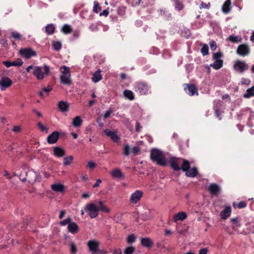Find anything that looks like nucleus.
Listing matches in <instances>:
<instances>
[{
  "label": "nucleus",
  "instance_id": "13d9d810",
  "mask_svg": "<svg viewBox=\"0 0 254 254\" xmlns=\"http://www.w3.org/2000/svg\"><path fill=\"white\" fill-rule=\"evenodd\" d=\"M87 167L91 169H93L96 167V164L92 161H89L87 163Z\"/></svg>",
  "mask_w": 254,
  "mask_h": 254
},
{
  "label": "nucleus",
  "instance_id": "1a4fd4ad",
  "mask_svg": "<svg viewBox=\"0 0 254 254\" xmlns=\"http://www.w3.org/2000/svg\"><path fill=\"white\" fill-rule=\"evenodd\" d=\"M104 132L107 136L110 137L114 142L118 143L121 139L120 137L117 134V131L106 129L104 130Z\"/></svg>",
  "mask_w": 254,
  "mask_h": 254
},
{
  "label": "nucleus",
  "instance_id": "6ab92c4d",
  "mask_svg": "<svg viewBox=\"0 0 254 254\" xmlns=\"http://www.w3.org/2000/svg\"><path fill=\"white\" fill-rule=\"evenodd\" d=\"M54 155L57 157H62L65 155V152L64 149L59 146L53 147Z\"/></svg>",
  "mask_w": 254,
  "mask_h": 254
},
{
  "label": "nucleus",
  "instance_id": "9d476101",
  "mask_svg": "<svg viewBox=\"0 0 254 254\" xmlns=\"http://www.w3.org/2000/svg\"><path fill=\"white\" fill-rule=\"evenodd\" d=\"M250 52V48L246 44L240 45L237 49V53L242 56L248 55L249 54Z\"/></svg>",
  "mask_w": 254,
  "mask_h": 254
},
{
  "label": "nucleus",
  "instance_id": "c85d7f7f",
  "mask_svg": "<svg viewBox=\"0 0 254 254\" xmlns=\"http://www.w3.org/2000/svg\"><path fill=\"white\" fill-rule=\"evenodd\" d=\"M174 2L175 8L178 11H181L184 8V5L180 0H172Z\"/></svg>",
  "mask_w": 254,
  "mask_h": 254
},
{
  "label": "nucleus",
  "instance_id": "0eeeda50",
  "mask_svg": "<svg viewBox=\"0 0 254 254\" xmlns=\"http://www.w3.org/2000/svg\"><path fill=\"white\" fill-rule=\"evenodd\" d=\"M89 251L92 254H95L99 251V243L96 240H90L87 242Z\"/></svg>",
  "mask_w": 254,
  "mask_h": 254
},
{
  "label": "nucleus",
  "instance_id": "7c9ffc66",
  "mask_svg": "<svg viewBox=\"0 0 254 254\" xmlns=\"http://www.w3.org/2000/svg\"><path fill=\"white\" fill-rule=\"evenodd\" d=\"M231 221L232 224V228L235 230H237L241 225L237 218L231 219Z\"/></svg>",
  "mask_w": 254,
  "mask_h": 254
},
{
  "label": "nucleus",
  "instance_id": "6e6552de",
  "mask_svg": "<svg viewBox=\"0 0 254 254\" xmlns=\"http://www.w3.org/2000/svg\"><path fill=\"white\" fill-rule=\"evenodd\" d=\"M20 53L22 57L26 59H29L32 56H36V52L31 48L21 49L20 50Z\"/></svg>",
  "mask_w": 254,
  "mask_h": 254
},
{
  "label": "nucleus",
  "instance_id": "412c9836",
  "mask_svg": "<svg viewBox=\"0 0 254 254\" xmlns=\"http://www.w3.org/2000/svg\"><path fill=\"white\" fill-rule=\"evenodd\" d=\"M231 213V208L230 206H227L220 213V216L222 219H226L230 216Z\"/></svg>",
  "mask_w": 254,
  "mask_h": 254
},
{
  "label": "nucleus",
  "instance_id": "774afa93",
  "mask_svg": "<svg viewBox=\"0 0 254 254\" xmlns=\"http://www.w3.org/2000/svg\"><path fill=\"white\" fill-rule=\"evenodd\" d=\"M122 254V251L120 249H115L113 253V254Z\"/></svg>",
  "mask_w": 254,
  "mask_h": 254
},
{
  "label": "nucleus",
  "instance_id": "bb28decb",
  "mask_svg": "<svg viewBox=\"0 0 254 254\" xmlns=\"http://www.w3.org/2000/svg\"><path fill=\"white\" fill-rule=\"evenodd\" d=\"M51 189L56 192H62L64 190V186L62 184H53L51 186Z\"/></svg>",
  "mask_w": 254,
  "mask_h": 254
},
{
  "label": "nucleus",
  "instance_id": "864d4df0",
  "mask_svg": "<svg viewBox=\"0 0 254 254\" xmlns=\"http://www.w3.org/2000/svg\"><path fill=\"white\" fill-rule=\"evenodd\" d=\"M11 35L12 37L16 40H20L21 38V35L17 32H12Z\"/></svg>",
  "mask_w": 254,
  "mask_h": 254
},
{
  "label": "nucleus",
  "instance_id": "f3484780",
  "mask_svg": "<svg viewBox=\"0 0 254 254\" xmlns=\"http://www.w3.org/2000/svg\"><path fill=\"white\" fill-rule=\"evenodd\" d=\"M112 177L114 179H122L124 178V173L120 169H115L110 172Z\"/></svg>",
  "mask_w": 254,
  "mask_h": 254
},
{
  "label": "nucleus",
  "instance_id": "2eb2a0df",
  "mask_svg": "<svg viewBox=\"0 0 254 254\" xmlns=\"http://www.w3.org/2000/svg\"><path fill=\"white\" fill-rule=\"evenodd\" d=\"M12 83V80L8 77L5 76L2 77L0 80V86L1 87V90L10 87Z\"/></svg>",
  "mask_w": 254,
  "mask_h": 254
},
{
  "label": "nucleus",
  "instance_id": "9b49d317",
  "mask_svg": "<svg viewBox=\"0 0 254 254\" xmlns=\"http://www.w3.org/2000/svg\"><path fill=\"white\" fill-rule=\"evenodd\" d=\"M143 196V192L141 190H136L132 193L129 199L131 203L136 204L138 202Z\"/></svg>",
  "mask_w": 254,
  "mask_h": 254
},
{
  "label": "nucleus",
  "instance_id": "5701e85b",
  "mask_svg": "<svg viewBox=\"0 0 254 254\" xmlns=\"http://www.w3.org/2000/svg\"><path fill=\"white\" fill-rule=\"evenodd\" d=\"M61 83L66 85H70L72 83L71 80L70 79V75H62L60 76Z\"/></svg>",
  "mask_w": 254,
  "mask_h": 254
},
{
  "label": "nucleus",
  "instance_id": "ea45409f",
  "mask_svg": "<svg viewBox=\"0 0 254 254\" xmlns=\"http://www.w3.org/2000/svg\"><path fill=\"white\" fill-rule=\"evenodd\" d=\"M61 69L62 70L61 72L62 73V75H70V71L69 68L65 65H63L61 67Z\"/></svg>",
  "mask_w": 254,
  "mask_h": 254
},
{
  "label": "nucleus",
  "instance_id": "0e129e2a",
  "mask_svg": "<svg viewBox=\"0 0 254 254\" xmlns=\"http://www.w3.org/2000/svg\"><path fill=\"white\" fill-rule=\"evenodd\" d=\"M44 70H45L44 73L46 75H49V73H50V68H49V67L48 65H44Z\"/></svg>",
  "mask_w": 254,
  "mask_h": 254
},
{
  "label": "nucleus",
  "instance_id": "f257e3e1",
  "mask_svg": "<svg viewBox=\"0 0 254 254\" xmlns=\"http://www.w3.org/2000/svg\"><path fill=\"white\" fill-rule=\"evenodd\" d=\"M150 158L159 165L165 166L167 165L166 160L163 152L156 148H153L151 150Z\"/></svg>",
  "mask_w": 254,
  "mask_h": 254
},
{
  "label": "nucleus",
  "instance_id": "72a5a7b5",
  "mask_svg": "<svg viewBox=\"0 0 254 254\" xmlns=\"http://www.w3.org/2000/svg\"><path fill=\"white\" fill-rule=\"evenodd\" d=\"M99 206L98 207L99 211L101 210L105 212L106 213H109L110 212V209L108 208L106 205L103 204V202L101 201L99 202Z\"/></svg>",
  "mask_w": 254,
  "mask_h": 254
},
{
  "label": "nucleus",
  "instance_id": "680f3d73",
  "mask_svg": "<svg viewBox=\"0 0 254 254\" xmlns=\"http://www.w3.org/2000/svg\"><path fill=\"white\" fill-rule=\"evenodd\" d=\"M3 64L7 67H9L12 66L11 62L9 61H4Z\"/></svg>",
  "mask_w": 254,
  "mask_h": 254
},
{
  "label": "nucleus",
  "instance_id": "58836bf2",
  "mask_svg": "<svg viewBox=\"0 0 254 254\" xmlns=\"http://www.w3.org/2000/svg\"><path fill=\"white\" fill-rule=\"evenodd\" d=\"M73 160V157L72 155L64 158L63 162L64 165L67 166L70 165L72 162Z\"/></svg>",
  "mask_w": 254,
  "mask_h": 254
},
{
  "label": "nucleus",
  "instance_id": "cd10ccee",
  "mask_svg": "<svg viewBox=\"0 0 254 254\" xmlns=\"http://www.w3.org/2000/svg\"><path fill=\"white\" fill-rule=\"evenodd\" d=\"M231 0H226L222 6V11L225 13H228L231 9Z\"/></svg>",
  "mask_w": 254,
  "mask_h": 254
},
{
  "label": "nucleus",
  "instance_id": "a211bd4d",
  "mask_svg": "<svg viewBox=\"0 0 254 254\" xmlns=\"http://www.w3.org/2000/svg\"><path fill=\"white\" fill-rule=\"evenodd\" d=\"M69 232L72 234L77 233L79 231V228L78 225L74 222L71 221L67 227Z\"/></svg>",
  "mask_w": 254,
  "mask_h": 254
},
{
  "label": "nucleus",
  "instance_id": "09e8293b",
  "mask_svg": "<svg viewBox=\"0 0 254 254\" xmlns=\"http://www.w3.org/2000/svg\"><path fill=\"white\" fill-rule=\"evenodd\" d=\"M15 133H18L22 131V127L21 126H14L12 130Z\"/></svg>",
  "mask_w": 254,
  "mask_h": 254
},
{
  "label": "nucleus",
  "instance_id": "37998d69",
  "mask_svg": "<svg viewBox=\"0 0 254 254\" xmlns=\"http://www.w3.org/2000/svg\"><path fill=\"white\" fill-rule=\"evenodd\" d=\"M72 221V219L70 217H67L66 219L64 220H62V221H61L60 222V224L61 225V226H65L66 225L68 224V225H69V224Z\"/></svg>",
  "mask_w": 254,
  "mask_h": 254
},
{
  "label": "nucleus",
  "instance_id": "a878e982",
  "mask_svg": "<svg viewBox=\"0 0 254 254\" xmlns=\"http://www.w3.org/2000/svg\"><path fill=\"white\" fill-rule=\"evenodd\" d=\"M214 62L210 64V66L215 69H219L223 66V61L222 60H214Z\"/></svg>",
  "mask_w": 254,
  "mask_h": 254
},
{
  "label": "nucleus",
  "instance_id": "c9c22d12",
  "mask_svg": "<svg viewBox=\"0 0 254 254\" xmlns=\"http://www.w3.org/2000/svg\"><path fill=\"white\" fill-rule=\"evenodd\" d=\"M61 30L64 34H67L70 33L72 29L69 25L64 24L62 27Z\"/></svg>",
  "mask_w": 254,
  "mask_h": 254
},
{
  "label": "nucleus",
  "instance_id": "4c0bfd02",
  "mask_svg": "<svg viewBox=\"0 0 254 254\" xmlns=\"http://www.w3.org/2000/svg\"><path fill=\"white\" fill-rule=\"evenodd\" d=\"M247 206V203L245 201H241L239 202L238 204H237L236 202L233 203V206L235 208H243L246 207Z\"/></svg>",
  "mask_w": 254,
  "mask_h": 254
},
{
  "label": "nucleus",
  "instance_id": "4be33fe9",
  "mask_svg": "<svg viewBox=\"0 0 254 254\" xmlns=\"http://www.w3.org/2000/svg\"><path fill=\"white\" fill-rule=\"evenodd\" d=\"M33 74L38 79H42L44 78V73L42 71V69L39 66H36L33 70Z\"/></svg>",
  "mask_w": 254,
  "mask_h": 254
},
{
  "label": "nucleus",
  "instance_id": "bf43d9fd",
  "mask_svg": "<svg viewBox=\"0 0 254 254\" xmlns=\"http://www.w3.org/2000/svg\"><path fill=\"white\" fill-rule=\"evenodd\" d=\"M141 128V126L140 125V123L138 122H136L135 125V130L136 132H139L140 131V129Z\"/></svg>",
  "mask_w": 254,
  "mask_h": 254
},
{
  "label": "nucleus",
  "instance_id": "f03ea898",
  "mask_svg": "<svg viewBox=\"0 0 254 254\" xmlns=\"http://www.w3.org/2000/svg\"><path fill=\"white\" fill-rule=\"evenodd\" d=\"M183 171L187 177L194 178L198 174L197 169L195 167L190 168V162L186 159L183 160Z\"/></svg>",
  "mask_w": 254,
  "mask_h": 254
},
{
  "label": "nucleus",
  "instance_id": "49530a36",
  "mask_svg": "<svg viewBox=\"0 0 254 254\" xmlns=\"http://www.w3.org/2000/svg\"><path fill=\"white\" fill-rule=\"evenodd\" d=\"M37 126L41 131L43 132L45 131L46 132H47L48 127H47L46 126L43 125V124L41 122L38 123Z\"/></svg>",
  "mask_w": 254,
  "mask_h": 254
},
{
  "label": "nucleus",
  "instance_id": "39448f33",
  "mask_svg": "<svg viewBox=\"0 0 254 254\" xmlns=\"http://www.w3.org/2000/svg\"><path fill=\"white\" fill-rule=\"evenodd\" d=\"M135 91L138 92L140 95H146L150 92L149 86L146 82H138L136 84Z\"/></svg>",
  "mask_w": 254,
  "mask_h": 254
},
{
  "label": "nucleus",
  "instance_id": "a18cd8bd",
  "mask_svg": "<svg viewBox=\"0 0 254 254\" xmlns=\"http://www.w3.org/2000/svg\"><path fill=\"white\" fill-rule=\"evenodd\" d=\"M23 62L21 59H18L17 60L11 62L12 66H19L22 65Z\"/></svg>",
  "mask_w": 254,
  "mask_h": 254
},
{
  "label": "nucleus",
  "instance_id": "f704fd0d",
  "mask_svg": "<svg viewBox=\"0 0 254 254\" xmlns=\"http://www.w3.org/2000/svg\"><path fill=\"white\" fill-rule=\"evenodd\" d=\"M55 28L52 24H48L45 27V31L48 35L53 34L55 32Z\"/></svg>",
  "mask_w": 254,
  "mask_h": 254
},
{
  "label": "nucleus",
  "instance_id": "4d7b16f0",
  "mask_svg": "<svg viewBox=\"0 0 254 254\" xmlns=\"http://www.w3.org/2000/svg\"><path fill=\"white\" fill-rule=\"evenodd\" d=\"M52 90V87L48 85L47 87H43L42 88V91L48 93L50 91Z\"/></svg>",
  "mask_w": 254,
  "mask_h": 254
},
{
  "label": "nucleus",
  "instance_id": "c03bdc74",
  "mask_svg": "<svg viewBox=\"0 0 254 254\" xmlns=\"http://www.w3.org/2000/svg\"><path fill=\"white\" fill-rule=\"evenodd\" d=\"M201 52L203 56H206L208 54V47L206 44L203 45L201 49Z\"/></svg>",
  "mask_w": 254,
  "mask_h": 254
},
{
  "label": "nucleus",
  "instance_id": "20e7f679",
  "mask_svg": "<svg viewBox=\"0 0 254 254\" xmlns=\"http://www.w3.org/2000/svg\"><path fill=\"white\" fill-rule=\"evenodd\" d=\"M181 158L172 157L170 158L169 163L171 167L176 171L182 170L183 171V160Z\"/></svg>",
  "mask_w": 254,
  "mask_h": 254
},
{
  "label": "nucleus",
  "instance_id": "338daca9",
  "mask_svg": "<svg viewBox=\"0 0 254 254\" xmlns=\"http://www.w3.org/2000/svg\"><path fill=\"white\" fill-rule=\"evenodd\" d=\"M207 250L205 248L201 249L199 251L198 254H207Z\"/></svg>",
  "mask_w": 254,
  "mask_h": 254
},
{
  "label": "nucleus",
  "instance_id": "4468645a",
  "mask_svg": "<svg viewBox=\"0 0 254 254\" xmlns=\"http://www.w3.org/2000/svg\"><path fill=\"white\" fill-rule=\"evenodd\" d=\"M60 133L58 131H55L47 137V142L49 144H54L57 142L59 138Z\"/></svg>",
  "mask_w": 254,
  "mask_h": 254
},
{
  "label": "nucleus",
  "instance_id": "7ed1b4c3",
  "mask_svg": "<svg viewBox=\"0 0 254 254\" xmlns=\"http://www.w3.org/2000/svg\"><path fill=\"white\" fill-rule=\"evenodd\" d=\"M84 210L88 213L91 218L96 217L99 214L98 207L93 203L87 204L84 207Z\"/></svg>",
  "mask_w": 254,
  "mask_h": 254
},
{
  "label": "nucleus",
  "instance_id": "5fc2aeb1",
  "mask_svg": "<svg viewBox=\"0 0 254 254\" xmlns=\"http://www.w3.org/2000/svg\"><path fill=\"white\" fill-rule=\"evenodd\" d=\"M222 54L220 52L214 53L213 58L214 60H220V58L222 57Z\"/></svg>",
  "mask_w": 254,
  "mask_h": 254
},
{
  "label": "nucleus",
  "instance_id": "423d86ee",
  "mask_svg": "<svg viewBox=\"0 0 254 254\" xmlns=\"http://www.w3.org/2000/svg\"><path fill=\"white\" fill-rule=\"evenodd\" d=\"M233 67L236 71L243 73L248 69L249 66L245 61L237 60L235 62Z\"/></svg>",
  "mask_w": 254,
  "mask_h": 254
},
{
  "label": "nucleus",
  "instance_id": "6e6d98bb",
  "mask_svg": "<svg viewBox=\"0 0 254 254\" xmlns=\"http://www.w3.org/2000/svg\"><path fill=\"white\" fill-rule=\"evenodd\" d=\"M210 47L212 51H215L216 49L217 45L215 41H212L210 43Z\"/></svg>",
  "mask_w": 254,
  "mask_h": 254
},
{
  "label": "nucleus",
  "instance_id": "de8ad7c7",
  "mask_svg": "<svg viewBox=\"0 0 254 254\" xmlns=\"http://www.w3.org/2000/svg\"><path fill=\"white\" fill-rule=\"evenodd\" d=\"M136 239V236L134 234H132L129 235L127 238V242L128 243H132L135 242Z\"/></svg>",
  "mask_w": 254,
  "mask_h": 254
},
{
  "label": "nucleus",
  "instance_id": "2f4dec72",
  "mask_svg": "<svg viewBox=\"0 0 254 254\" xmlns=\"http://www.w3.org/2000/svg\"><path fill=\"white\" fill-rule=\"evenodd\" d=\"M254 96V86L248 89L246 91V93L243 95L245 98H249L252 96Z\"/></svg>",
  "mask_w": 254,
  "mask_h": 254
},
{
  "label": "nucleus",
  "instance_id": "8fccbe9b",
  "mask_svg": "<svg viewBox=\"0 0 254 254\" xmlns=\"http://www.w3.org/2000/svg\"><path fill=\"white\" fill-rule=\"evenodd\" d=\"M70 250L72 254H75L77 252V248L75 244L72 242L70 245Z\"/></svg>",
  "mask_w": 254,
  "mask_h": 254
},
{
  "label": "nucleus",
  "instance_id": "3c124183",
  "mask_svg": "<svg viewBox=\"0 0 254 254\" xmlns=\"http://www.w3.org/2000/svg\"><path fill=\"white\" fill-rule=\"evenodd\" d=\"M135 251V248L133 247H129L127 248L125 251L124 254H131L134 252Z\"/></svg>",
  "mask_w": 254,
  "mask_h": 254
},
{
  "label": "nucleus",
  "instance_id": "052dcab7",
  "mask_svg": "<svg viewBox=\"0 0 254 254\" xmlns=\"http://www.w3.org/2000/svg\"><path fill=\"white\" fill-rule=\"evenodd\" d=\"M140 151V148L138 147H134L132 149V152L134 154H137Z\"/></svg>",
  "mask_w": 254,
  "mask_h": 254
},
{
  "label": "nucleus",
  "instance_id": "69168bd1",
  "mask_svg": "<svg viewBox=\"0 0 254 254\" xmlns=\"http://www.w3.org/2000/svg\"><path fill=\"white\" fill-rule=\"evenodd\" d=\"M209 5H210L209 3H208V4H206L202 1V2H201V3L200 4V8H208L209 7Z\"/></svg>",
  "mask_w": 254,
  "mask_h": 254
},
{
  "label": "nucleus",
  "instance_id": "ddd939ff",
  "mask_svg": "<svg viewBox=\"0 0 254 254\" xmlns=\"http://www.w3.org/2000/svg\"><path fill=\"white\" fill-rule=\"evenodd\" d=\"M185 85L186 87L184 88V90H188V93L190 96H193L194 94L198 95V90L194 84H186Z\"/></svg>",
  "mask_w": 254,
  "mask_h": 254
},
{
  "label": "nucleus",
  "instance_id": "79ce46f5",
  "mask_svg": "<svg viewBox=\"0 0 254 254\" xmlns=\"http://www.w3.org/2000/svg\"><path fill=\"white\" fill-rule=\"evenodd\" d=\"M101 10V7L99 5V4L97 1H94V7H93V11L96 13H99Z\"/></svg>",
  "mask_w": 254,
  "mask_h": 254
},
{
  "label": "nucleus",
  "instance_id": "e433bc0d",
  "mask_svg": "<svg viewBox=\"0 0 254 254\" xmlns=\"http://www.w3.org/2000/svg\"><path fill=\"white\" fill-rule=\"evenodd\" d=\"M242 40V38L239 36L230 35L228 37V40H229L232 43H237L238 42H241Z\"/></svg>",
  "mask_w": 254,
  "mask_h": 254
},
{
  "label": "nucleus",
  "instance_id": "f8f14e48",
  "mask_svg": "<svg viewBox=\"0 0 254 254\" xmlns=\"http://www.w3.org/2000/svg\"><path fill=\"white\" fill-rule=\"evenodd\" d=\"M207 190L212 195L217 196L220 192V188L216 184H211Z\"/></svg>",
  "mask_w": 254,
  "mask_h": 254
},
{
  "label": "nucleus",
  "instance_id": "473e14b6",
  "mask_svg": "<svg viewBox=\"0 0 254 254\" xmlns=\"http://www.w3.org/2000/svg\"><path fill=\"white\" fill-rule=\"evenodd\" d=\"M82 121L79 116L75 117L72 121V125L75 127H79L81 126Z\"/></svg>",
  "mask_w": 254,
  "mask_h": 254
},
{
  "label": "nucleus",
  "instance_id": "b1692460",
  "mask_svg": "<svg viewBox=\"0 0 254 254\" xmlns=\"http://www.w3.org/2000/svg\"><path fill=\"white\" fill-rule=\"evenodd\" d=\"M58 108L62 112H67L69 109V104L66 102L60 101L58 103Z\"/></svg>",
  "mask_w": 254,
  "mask_h": 254
},
{
  "label": "nucleus",
  "instance_id": "603ef678",
  "mask_svg": "<svg viewBox=\"0 0 254 254\" xmlns=\"http://www.w3.org/2000/svg\"><path fill=\"white\" fill-rule=\"evenodd\" d=\"M123 153L125 156H128L129 154V147L127 144L124 145Z\"/></svg>",
  "mask_w": 254,
  "mask_h": 254
},
{
  "label": "nucleus",
  "instance_id": "e2e57ef3",
  "mask_svg": "<svg viewBox=\"0 0 254 254\" xmlns=\"http://www.w3.org/2000/svg\"><path fill=\"white\" fill-rule=\"evenodd\" d=\"M250 80L248 79L243 78L242 80V84L249 85L250 83Z\"/></svg>",
  "mask_w": 254,
  "mask_h": 254
},
{
  "label": "nucleus",
  "instance_id": "aec40b11",
  "mask_svg": "<svg viewBox=\"0 0 254 254\" xmlns=\"http://www.w3.org/2000/svg\"><path fill=\"white\" fill-rule=\"evenodd\" d=\"M187 217V213L183 211H180L174 215V221L176 222L178 221H183Z\"/></svg>",
  "mask_w": 254,
  "mask_h": 254
},
{
  "label": "nucleus",
  "instance_id": "393cba45",
  "mask_svg": "<svg viewBox=\"0 0 254 254\" xmlns=\"http://www.w3.org/2000/svg\"><path fill=\"white\" fill-rule=\"evenodd\" d=\"M101 70L98 69L93 73V76L92 77V81H93L95 83H96L102 79V76L101 74Z\"/></svg>",
  "mask_w": 254,
  "mask_h": 254
},
{
  "label": "nucleus",
  "instance_id": "dca6fc26",
  "mask_svg": "<svg viewBox=\"0 0 254 254\" xmlns=\"http://www.w3.org/2000/svg\"><path fill=\"white\" fill-rule=\"evenodd\" d=\"M140 243L143 247L148 249L152 248L153 245V241L149 237L141 238Z\"/></svg>",
  "mask_w": 254,
  "mask_h": 254
},
{
  "label": "nucleus",
  "instance_id": "c756f323",
  "mask_svg": "<svg viewBox=\"0 0 254 254\" xmlns=\"http://www.w3.org/2000/svg\"><path fill=\"white\" fill-rule=\"evenodd\" d=\"M123 95L129 100H133L134 99V94L131 90H125L123 92Z\"/></svg>",
  "mask_w": 254,
  "mask_h": 254
},
{
  "label": "nucleus",
  "instance_id": "a19ab883",
  "mask_svg": "<svg viewBox=\"0 0 254 254\" xmlns=\"http://www.w3.org/2000/svg\"><path fill=\"white\" fill-rule=\"evenodd\" d=\"M52 46L54 49L57 51L60 50L62 48V44L59 41H54L53 43Z\"/></svg>",
  "mask_w": 254,
  "mask_h": 254
}]
</instances>
